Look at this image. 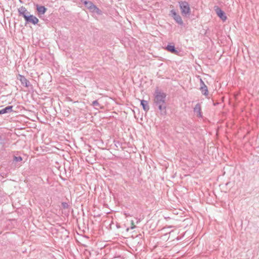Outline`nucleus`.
Listing matches in <instances>:
<instances>
[{
	"mask_svg": "<svg viewBox=\"0 0 259 259\" xmlns=\"http://www.w3.org/2000/svg\"><path fill=\"white\" fill-rule=\"evenodd\" d=\"M141 105L142 106L144 111H148L149 110V106L148 105V103L147 101L144 100H141Z\"/></svg>",
	"mask_w": 259,
	"mask_h": 259,
	"instance_id": "f8f14e48",
	"label": "nucleus"
},
{
	"mask_svg": "<svg viewBox=\"0 0 259 259\" xmlns=\"http://www.w3.org/2000/svg\"><path fill=\"white\" fill-rule=\"evenodd\" d=\"M25 20L26 24L31 23L33 25H35L38 23L39 20L35 16L33 15H28L24 19Z\"/></svg>",
	"mask_w": 259,
	"mask_h": 259,
	"instance_id": "39448f33",
	"label": "nucleus"
},
{
	"mask_svg": "<svg viewBox=\"0 0 259 259\" xmlns=\"http://www.w3.org/2000/svg\"><path fill=\"white\" fill-rule=\"evenodd\" d=\"M170 15L178 24L180 25H182L183 24V21L181 17L176 12L175 10L172 9L170 10Z\"/></svg>",
	"mask_w": 259,
	"mask_h": 259,
	"instance_id": "20e7f679",
	"label": "nucleus"
},
{
	"mask_svg": "<svg viewBox=\"0 0 259 259\" xmlns=\"http://www.w3.org/2000/svg\"><path fill=\"white\" fill-rule=\"evenodd\" d=\"M200 90L201 91L202 94L204 95H207L208 92L207 86L205 84L204 81L202 80V79H200Z\"/></svg>",
	"mask_w": 259,
	"mask_h": 259,
	"instance_id": "0eeeda50",
	"label": "nucleus"
},
{
	"mask_svg": "<svg viewBox=\"0 0 259 259\" xmlns=\"http://www.w3.org/2000/svg\"><path fill=\"white\" fill-rule=\"evenodd\" d=\"M5 144V143L4 139L1 136H0V149H3L4 148Z\"/></svg>",
	"mask_w": 259,
	"mask_h": 259,
	"instance_id": "2eb2a0df",
	"label": "nucleus"
},
{
	"mask_svg": "<svg viewBox=\"0 0 259 259\" xmlns=\"http://www.w3.org/2000/svg\"><path fill=\"white\" fill-rule=\"evenodd\" d=\"M18 13L19 15L23 16L24 19L30 14V13L23 6H21L18 9Z\"/></svg>",
	"mask_w": 259,
	"mask_h": 259,
	"instance_id": "6e6552de",
	"label": "nucleus"
},
{
	"mask_svg": "<svg viewBox=\"0 0 259 259\" xmlns=\"http://www.w3.org/2000/svg\"><path fill=\"white\" fill-rule=\"evenodd\" d=\"M22 160V158L21 156H14V160L16 162H19Z\"/></svg>",
	"mask_w": 259,
	"mask_h": 259,
	"instance_id": "dca6fc26",
	"label": "nucleus"
},
{
	"mask_svg": "<svg viewBox=\"0 0 259 259\" xmlns=\"http://www.w3.org/2000/svg\"><path fill=\"white\" fill-rule=\"evenodd\" d=\"M215 11L217 14V15L223 21H225L227 19V17L225 15V13L220 8L218 7H214Z\"/></svg>",
	"mask_w": 259,
	"mask_h": 259,
	"instance_id": "423d86ee",
	"label": "nucleus"
},
{
	"mask_svg": "<svg viewBox=\"0 0 259 259\" xmlns=\"http://www.w3.org/2000/svg\"><path fill=\"white\" fill-rule=\"evenodd\" d=\"M166 49L167 51H169L170 52H171L172 53H174V54L178 53V51L176 50L174 46L167 45Z\"/></svg>",
	"mask_w": 259,
	"mask_h": 259,
	"instance_id": "ddd939ff",
	"label": "nucleus"
},
{
	"mask_svg": "<svg viewBox=\"0 0 259 259\" xmlns=\"http://www.w3.org/2000/svg\"><path fill=\"white\" fill-rule=\"evenodd\" d=\"M81 2L84 4V6L88 8L91 12L96 13L97 14H100L101 11L92 2L87 1L85 0H81Z\"/></svg>",
	"mask_w": 259,
	"mask_h": 259,
	"instance_id": "7ed1b4c3",
	"label": "nucleus"
},
{
	"mask_svg": "<svg viewBox=\"0 0 259 259\" xmlns=\"http://www.w3.org/2000/svg\"><path fill=\"white\" fill-rule=\"evenodd\" d=\"M13 106H8L5 108L0 110V114L11 113L13 110Z\"/></svg>",
	"mask_w": 259,
	"mask_h": 259,
	"instance_id": "9b49d317",
	"label": "nucleus"
},
{
	"mask_svg": "<svg viewBox=\"0 0 259 259\" xmlns=\"http://www.w3.org/2000/svg\"><path fill=\"white\" fill-rule=\"evenodd\" d=\"M62 206L64 208H67L68 207V204L66 202H62Z\"/></svg>",
	"mask_w": 259,
	"mask_h": 259,
	"instance_id": "a211bd4d",
	"label": "nucleus"
},
{
	"mask_svg": "<svg viewBox=\"0 0 259 259\" xmlns=\"http://www.w3.org/2000/svg\"><path fill=\"white\" fill-rule=\"evenodd\" d=\"M92 105L93 106H100L97 100L94 101L92 103Z\"/></svg>",
	"mask_w": 259,
	"mask_h": 259,
	"instance_id": "f3484780",
	"label": "nucleus"
},
{
	"mask_svg": "<svg viewBox=\"0 0 259 259\" xmlns=\"http://www.w3.org/2000/svg\"><path fill=\"white\" fill-rule=\"evenodd\" d=\"M179 4L182 15L185 17L189 16L191 14V10L188 3L186 1H179Z\"/></svg>",
	"mask_w": 259,
	"mask_h": 259,
	"instance_id": "f03ea898",
	"label": "nucleus"
},
{
	"mask_svg": "<svg viewBox=\"0 0 259 259\" xmlns=\"http://www.w3.org/2000/svg\"><path fill=\"white\" fill-rule=\"evenodd\" d=\"M36 11L38 15L40 16L44 15L47 11V9L44 6H40L38 5H36Z\"/></svg>",
	"mask_w": 259,
	"mask_h": 259,
	"instance_id": "9d476101",
	"label": "nucleus"
},
{
	"mask_svg": "<svg viewBox=\"0 0 259 259\" xmlns=\"http://www.w3.org/2000/svg\"><path fill=\"white\" fill-rule=\"evenodd\" d=\"M166 94L158 90H156L154 93V105L157 107L160 111L161 115H165L166 113Z\"/></svg>",
	"mask_w": 259,
	"mask_h": 259,
	"instance_id": "f257e3e1",
	"label": "nucleus"
},
{
	"mask_svg": "<svg viewBox=\"0 0 259 259\" xmlns=\"http://www.w3.org/2000/svg\"><path fill=\"white\" fill-rule=\"evenodd\" d=\"M19 79L21 81V84L26 87H28L30 84V82L25 78V76L22 75H19Z\"/></svg>",
	"mask_w": 259,
	"mask_h": 259,
	"instance_id": "1a4fd4ad",
	"label": "nucleus"
},
{
	"mask_svg": "<svg viewBox=\"0 0 259 259\" xmlns=\"http://www.w3.org/2000/svg\"><path fill=\"white\" fill-rule=\"evenodd\" d=\"M194 111L199 115V116H201V106L200 104L198 103L196 105L195 107L194 108Z\"/></svg>",
	"mask_w": 259,
	"mask_h": 259,
	"instance_id": "4468645a",
	"label": "nucleus"
}]
</instances>
